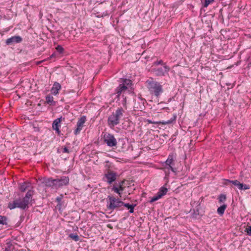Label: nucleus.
Segmentation results:
<instances>
[{"mask_svg":"<svg viewBox=\"0 0 251 251\" xmlns=\"http://www.w3.org/2000/svg\"><path fill=\"white\" fill-rule=\"evenodd\" d=\"M55 56V53H52L50 56V58H53V57H54Z\"/></svg>","mask_w":251,"mask_h":251,"instance_id":"43","label":"nucleus"},{"mask_svg":"<svg viewBox=\"0 0 251 251\" xmlns=\"http://www.w3.org/2000/svg\"><path fill=\"white\" fill-rule=\"evenodd\" d=\"M226 180L227 182L231 183L234 185L237 186L240 190H248L250 188L249 185L241 183L238 180H230L229 179H226Z\"/></svg>","mask_w":251,"mask_h":251,"instance_id":"12","label":"nucleus"},{"mask_svg":"<svg viewBox=\"0 0 251 251\" xmlns=\"http://www.w3.org/2000/svg\"><path fill=\"white\" fill-rule=\"evenodd\" d=\"M56 50L59 53H62L64 51V49L60 45H58L56 48Z\"/></svg>","mask_w":251,"mask_h":251,"instance_id":"33","label":"nucleus"},{"mask_svg":"<svg viewBox=\"0 0 251 251\" xmlns=\"http://www.w3.org/2000/svg\"><path fill=\"white\" fill-rule=\"evenodd\" d=\"M125 182V180H124L119 182L118 183H116V184L117 185H121L122 186H124V184Z\"/></svg>","mask_w":251,"mask_h":251,"instance_id":"39","label":"nucleus"},{"mask_svg":"<svg viewBox=\"0 0 251 251\" xmlns=\"http://www.w3.org/2000/svg\"><path fill=\"white\" fill-rule=\"evenodd\" d=\"M131 83L132 82L131 80L129 79H125L123 81L122 84H125V85L127 87V86H129L130 84H131Z\"/></svg>","mask_w":251,"mask_h":251,"instance_id":"32","label":"nucleus"},{"mask_svg":"<svg viewBox=\"0 0 251 251\" xmlns=\"http://www.w3.org/2000/svg\"><path fill=\"white\" fill-rule=\"evenodd\" d=\"M152 79V78H151ZM148 88L150 94L156 98H159L163 92L162 86L157 81L153 80L147 81Z\"/></svg>","mask_w":251,"mask_h":251,"instance_id":"3","label":"nucleus"},{"mask_svg":"<svg viewBox=\"0 0 251 251\" xmlns=\"http://www.w3.org/2000/svg\"><path fill=\"white\" fill-rule=\"evenodd\" d=\"M124 110L122 107H119L113 112L108 118L107 123L110 127H114L118 125L120 123V120L123 117Z\"/></svg>","mask_w":251,"mask_h":251,"instance_id":"2","label":"nucleus"},{"mask_svg":"<svg viewBox=\"0 0 251 251\" xmlns=\"http://www.w3.org/2000/svg\"><path fill=\"white\" fill-rule=\"evenodd\" d=\"M175 165L174 159V155L173 154H169L168 156V158L165 162V165H164V167L169 170L170 169L173 172L175 173V174H176L177 169L176 168L174 167Z\"/></svg>","mask_w":251,"mask_h":251,"instance_id":"8","label":"nucleus"},{"mask_svg":"<svg viewBox=\"0 0 251 251\" xmlns=\"http://www.w3.org/2000/svg\"><path fill=\"white\" fill-rule=\"evenodd\" d=\"M102 135L103 141L107 146L110 147L116 146L117 140L113 134L109 133H102Z\"/></svg>","mask_w":251,"mask_h":251,"instance_id":"5","label":"nucleus"},{"mask_svg":"<svg viewBox=\"0 0 251 251\" xmlns=\"http://www.w3.org/2000/svg\"><path fill=\"white\" fill-rule=\"evenodd\" d=\"M33 195V191L29 190L22 199H16L13 201L9 202L8 208L11 210L16 208H19L22 210L27 209L29 208L28 204L30 201L31 202L32 201Z\"/></svg>","mask_w":251,"mask_h":251,"instance_id":"1","label":"nucleus"},{"mask_svg":"<svg viewBox=\"0 0 251 251\" xmlns=\"http://www.w3.org/2000/svg\"><path fill=\"white\" fill-rule=\"evenodd\" d=\"M247 232L248 235L251 236V226L246 228Z\"/></svg>","mask_w":251,"mask_h":251,"instance_id":"37","label":"nucleus"},{"mask_svg":"<svg viewBox=\"0 0 251 251\" xmlns=\"http://www.w3.org/2000/svg\"><path fill=\"white\" fill-rule=\"evenodd\" d=\"M170 70V68L168 66L164 64V66L152 68L151 71L157 76H163L168 74Z\"/></svg>","mask_w":251,"mask_h":251,"instance_id":"6","label":"nucleus"},{"mask_svg":"<svg viewBox=\"0 0 251 251\" xmlns=\"http://www.w3.org/2000/svg\"><path fill=\"white\" fill-rule=\"evenodd\" d=\"M123 100H122V104L124 107L126 108V97H124V95L122 96Z\"/></svg>","mask_w":251,"mask_h":251,"instance_id":"35","label":"nucleus"},{"mask_svg":"<svg viewBox=\"0 0 251 251\" xmlns=\"http://www.w3.org/2000/svg\"><path fill=\"white\" fill-rule=\"evenodd\" d=\"M147 122L149 123V124H158V122H152L151 120H149L148 119L147 120Z\"/></svg>","mask_w":251,"mask_h":251,"instance_id":"41","label":"nucleus"},{"mask_svg":"<svg viewBox=\"0 0 251 251\" xmlns=\"http://www.w3.org/2000/svg\"><path fill=\"white\" fill-rule=\"evenodd\" d=\"M13 249H14L13 246L10 243H7V246L5 248L3 251H13Z\"/></svg>","mask_w":251,"mask_h":251,"instance_id":"28","label":"nucleus"},{"mask_svg":"<svg viewBox=\"0 0 251 251\" xmlns=\"http://www.w3.org/2000/svg\"><path fill=\"white\" fill-rule=\"evenodd\" d=\"M46 102L50 105L54 106L56 102L53 100V97L50 95H48L46 97Z\"/></svg>","mask_w":251,"mask_h":251,"instance_id":"20","label":"nucleus"},{"mask_svg":"<svg viewBox=\"0 0 251 251\" xmlns=\"http://www.w3.org/2000/svg\"><path fill=\"white\" fill-rule=\"evenodd\" d=\"M123 206L127 208L129 210V212L130 213H133L134 212V207L136 206V204H130L129 203L123 202Z\"/></svg>","mask_w":251,"mask_h":251,"instance_id":"19","label":"nucleus"},{"mask_svg":"<svg viewBox=\"0 0 251 251\" xmlns=\"http://www.w3.org/2000/svg\"><path fill=\"white\" fill-rule=\"evenodd\" d=\"M30 186V183L27 182H24L20 184L19 186L20 190L22 192H25V190L29 187Z\"/></svg>","mask_w":251,"mask_h":251,"instance_id":"18","label":"nucleus"},{"mask_svg":"<svg viewBox=\"0 0 251 251\" xmlns=\"http://www.w3.org/2000/svg\"><path fill=\"white\" fill-rule=\"evenodd\" d=\"M69 237L75 241H78L79 240V237L78 235L76 233H71L70 234H69Z\"/></svg>","mask_w":251,"mask_h":251,"instance_id":"26","label":"nucleus"},{"mask_svg":"<svg viewBox=\"0 0 251 251\" xmlns=\"http://www.w3.org/2000/svg\"><path fill=\"white\" fill-rule=\"evenodd\" d=\"M227 205L226 204H223L218 208L217 209V213L220 215L222 216L226 208Z\"/></svg>","mask_w":251,"mask_h":251,"instance_id":"21","label":"nucleus"},{"mask_svg":"<svg viewBox=\"0 0 251 251\" xmlns=\"http://www.w3.org/2000/svg\"><path fill=\"white\" fill-rule=\"evenodd\" d=\"M120 192H123L125 188V186H122L121 185H117Z\"/></svg>","mask_w":251,"mask_h":251,"instance_id":"38","label":"nucleus"},{"mask_svg":"<svg viewBox=\"0 0 251 251\" xmlns=\"http://www.w3.org/2000/svg\"><path fill=\"white\" fill-rule=\"evenodd\" d=\"M62 121V117L57 118L53 121L52 124V129L55 130L56 132L58 134H60L59 127L60 126V123Z\"/></svg>","mask_w":251,"mask_h":251,"instance_id":"13","label":"nucleus"},{"mask_svg":"<svg viewBox=\"0 0 251 251\" xmlns=\"http://www.w3.org/2000/svg\"><path fill=\"white\" fill-rule=\"evenodd\" d=\"M62 152L63 153H70V151L67 147H64L62 148Z\"/></svg>","mask_w":251,"mask_h":251,"instance_id":"36","label":"nucleus"},{"mask_svg":"<svg viewBox=\"0 0 251 251\" xmlns=\"http://www.w3.org/2000/svg\"><path fill=\"white\" fill-rule=\"evenodd\" d=\"M226 196L224 194H221L219 196L218 200L219 202H223L226 200Z\"/></svg>","mask_w":251,"mask_h":251,"instance_id":"29","label":"nucleus"},{"mask_svg":"<svg viewBox=\"0 0 251 251\" xmlns=\"http://www.w3.org/2000/svg\"><path fill=\"white\" fill-rule=\"evenodd\" d=\"M44 183L47 187H50L56 189L55 179L49 178L44 180Z\"/></svg>","mask_w":251,"mask_h":251,"instance_id":"14","label":"nucleus"},{"mask_svg":"<svg viewBox=\"0 0 251 251\" xmlns=\"http://www.w3.org/2000/svg\"><path fill=\"white\" fill-rule=\"evenodd\" d=\"M107 209L113 211L114 210H121L120 208L123 206V201L120 199H116L114 196H108L107 198Z\"/></svg>","mask_w":251,"mask_h":251,"instance_id":"4","label":"nucleus"},{"mask_svg":"<svg viewBox=\"0 0 251 251\" xmlns=\"http://www.w3.org/2000/svg\"><path fill=\"white\" fill-rule=\"evenodd\" d=\"M117 173L111 170H107L104 175L103 179L109 184H112L117 179Z\"/></svg>","mask_w":251,"mask_h":251,"instance_id":"7","label":"nucleus"},{"mask_svg":"<svg viewBox=\"0 0 251 251\" xmlns=\"http://www.w3.org/2000/svg\"><path fill=\"white\" fill-rule=\"evenodd\" d=\"M115 97L114 98L115 100H120V95H119L118 94H115Z\"/></svg>","mask_w":251,"mask_h":251,"instance_id":"42","label":"nucleus"},{"mask_svg":"<svg viewBox=\"0 0 251 251\" xmlns=\"http://www.w3.org/2000/svg\"><path fill=\"white\" fill-rule=\"evenodd\" d=\"M127 89V87L125 85V84H121L119 86L115 89V93L113 94L114 96L115 94H118L121 95L122 93Z\"/></svg>","mask_w":251,"mask_h":251,"instance_id":"15","label":"nucleus"},{"mask_svg":"<svg viewBox=\"0 0 251 251\" xmlns=\"http://www.w3.org/2000/svg\"><path fill=\"white\" fill-rule=\"evenodd\" d=\"M213 1L214 0H201L202 6L204 7H207L208 5Z\"/></svg>","mask_w":251,"mask_h":251,"instance_id":"25","label":"nucleus"},{"mask_svg":"<svg viewBox=\"0 0 251 251\" xmlns=\"http://www.w3.org/2000/svg\"><path fill=\"white\" fill-rule=\"evenodd\" d=\"M56 207L60 211L62 208V203H57Z\"/></svg>","mask_w":251,"mask_h":251,"instance_id":"40","label":"nucleus"},{"mask_svg":"<svg viewBox=\"0 0 251 251\" xmlns=\"http://www.w3.org/2000/svg\"><path fill=\"white\" fill-rule=\"evenodd\" d=\"M7 218L6 217L0 215V225H7Z\"/></svg>","mask_w":251,"mask_h":251,"instance_id":"24","label":"nucleus"},{"mask_svg":"<svg viewBox=\"0 0 251 251\" xmlns=\"http://www.w3.org/2000/svg\"><path fill=\"white\" fill-rule=\"evenodd\" d=\"M168 189L166 187L163 186L159 189L157 194H158L161 197H162V196L166 195Z\"/></svg>","mask_w":251,"mask_h":251,"instance_id":"22","label":"nucleus"},{"mask_svg":"<svg viewBox=\"0 0 251 251\" xmlns=\"http://www.w3.org/2000/svg\"><path fill=\"white\" fill-rule=\"evenodd\" d=\"M69 180V178L67 176H62L60 178L55 179L56 189L68 185Z\"/></svg>","mask_w":251,"mask_h":251,"instance_id":"9","label":"nucleus"},{"mask_svg":"<svg viewBox=\"0 0 251 251\" xmlns=\"http://www.w3.org/2000/svg\"><path fill=\"white\" fill-rule=\"evenodd\" d=\"M61 88V85L59 83L55 82L51 89V93L54 95H56L58 93V91L60 90Z\"/></svg>","mask_w":251,"mask_h":251,"instance_id":"16","label":"nucleus"},{"mask_svg":"<svg viewBox=\"0 0 251 251\" xmlns=\"http://www.w3.org/2000/svg\"><path fill=\"white\" fill-rule=\"evenodd\" d=\"M164 64H166L163 63V62L162 60H157V61L154 62L153 63V66H158L159 65H161L163 66H164Z\"/></svg>","mask_w":251,"mask_h":251,"instance_id":"31","label":"nucleus"},{"mask_svg":"<svg viewBox=\"0 0 251 251\" xmlns=\"http://www.w3.org/2000/svg\"><path fill=\"white\" fill-rule=\"evenodd\" d=\"M200 212L199 209L197 208L196 209H194L193 212H192V217L194 218H197V216L199 215Z\"/></svg>","mask_w":251,"mask_h":251,"instance_id":"27","label":"nucleus"},{"mask_svg":"<svg viewBox=\"0 0 251 251\" xmlns=\"http://www.w3.org/2000/svg\"><path fill=\"white\" fill-rule=\"evenodd\" d=\"M63 198V196L61 195L60 196L57 197L55 199V201L57 202V203H62V200Z\"/></svg>","mask_w":251,"mask_h":251,"instance_id":"34","label":"nucleus"},{"mask_svg":"<svg viewBox=\"0 0 251 251\" xmlns=\"http://www.w3.org/2000/svg\"><path fill=\"white\" fill-rule=\"evenodd\" d=\"M86 121V117L85 116H83L78 119L76 124L77 128L74 131V134L75 135H77L80 132L83 127L84 124Z\"/></svg>","mask_w":251,"mask_h":251,"instance_id":"11","label":"nucleus"},{"mask_svg":"<svg viewBox=\"0 0 251 251\" xmlns=\"http://www.w3.org/2000/svg\"><path fill=\"white\" fill-rule=\"evenodd\" d=\"M22 41L23 39L21 36L15 35L7 39L5 41V44L6 45L10 46L14 45V44L20 43L22 42Z\"/></svg>","mask_w":251,"mask_h":251,"instance_id":"10","label":"nucleus"},{"mask_svg":"<svg viewBox=\"0 0 251 251\" xmlns=\"http://www.w3.org/2000/svg\"><path fill=\"white\" fill-rule=\"evenodd\" d=\"M161 197L158 195V194H156V196L153 197L151 200L150 201V203H152L154 201H157L158 200H159V199H160Z\"/></svg>","mask_w":251,"mask_h":251,"instance_id":"30","label":"nucleus"},{"mask_svg":"<svg viewBox=\"0 0 251 251\" xmlns=\"http://www.w3.org/2000/svg\"><path fill=\"white\" fill-rule=\"evenodd\" d=\"M176 115H174L173 116L170 120H168L167 121H163L162 122H159L158 123L159 124H162V125L171 124L176 121Z\"/></svg>","mask_w":251,"mask_h":251,"instance_id":"17","label":"nucleus"},{"mask_svg":"<svg viewBox=\"0 0 251 251\" xmlns=\"http://www.w3.org/2000/svg\"><path fill=\"white\" fill-rule=\"evenodd\" d=\"M111 189L112 191H113L117 194L120 198L122 197V192L119 191L118 186L116 184L112 186Z\"/></svg>","mask_w":251,"mask_h":251,"instance_id":"23","label":"nucleus"}]
</instances>
